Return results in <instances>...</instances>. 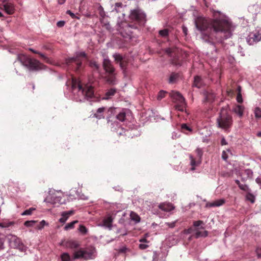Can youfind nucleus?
<instances>
[{
    "label": "nucleus",
    "mask_w": 261,
    "mask_h": 261,
    "mask_svg": "<svg viewBox=\"0 0 261 261\" xmlns=\"http://www.w3.org/2000/svg\"><path fill=\"white\" fill-rule=\"evenodd\" d=\"M37 222V221L35 220L27 221L24 223V225L26 227H32Z\"/></svg>",
    "instance_id": "37"
},
{
    "label": "nucleus",
    "mask_w": 261,
    "mask_h": 261,
    "mask_svg": "<svg viewBox=\"0 0 261 261\" xmlns=\"http://www.w3.org/2000/svg\"><path fill=\"white\" fill-rule=\"evenodd\" d=\"M193 230H194V229H193V228L190 227L188 229H185L184 231V233H186V234H190L193 231Z\"/></svg>",
    "instance_id": "54"
},
{
    "label": "nucleus",
    "mask_w": 261,
    "mask_h": 261,
    "mask_svg": "<svg viewBox=\"0 0 261 261\" xmlns=\"http://www.w3.org/2000/svg\"><path fill=\"white\" fill-rule=\"evenodd\" d=\"M116 118L121 122L124 121L126 118L125 112L124 111L120 112L119 114L117 115Z\"/></svg>",
    "instance_id": "28"
},
{
    "label": "nucleus",
    "mask_w": 261,
    "mask_h": 261,
    "mask_svg": "<svg viewBox=\"0 0 261 261\" xmlns=\"http://www.w3.org/2000/svg\"><path fill=\"white\" fill-rule=\"evenodd\" d=\"M106 108L101 107L97 109L96 112L94 114L93 117L98 119L104 118L103 112L106 110Z\"/></svg>",
    "instance_id": "19"
},
{
    "label": "nucleus",
    "mask_w": 261,
    "mask_h": 261,
    "mask_svg": "<svg viewBox=\"0 0 261 261\" xmlns=\"http://www.w3.org/2000/svg\"><path fill=\"white\" fill-rule=\"evenodd\" d=\"M43 64H41L39 61L30 58L28 62L25 67L29 68L30 70L37 71L42 68Z\"/></svg>",
    "instance_id": "7"
},
{
    "label": "nucleus",
    "mask_w": 261,
    "mask_h": 261,
    "mask_svg": "<svg viewBox=\"0 0 261 261\" xmlns=\"http://www.w3.org/2000/svg\"><path fill=\"white\" fill-rule=\"evenodd\" d=\"M159 255L156 252H154L153 257H152V261H158Z\"/></svg>",
    "instance_id": "56"
},
{
    "label": "nucleus",
    "mask_w": 261,
    "mask_h": 261,
    "mask_svg": "<svg viewBox=\"0 0 261 261\" xmlns=\"http://www.w3.org/2000/svg\"><path fill=\"white\" fill-rule=\"evenodd\" d=\"M97 251L95 247L90 245L85 248H80L74 250L72 254L73 259L83 260H92L96 258Z\"/></svg>",
    "instance_id": "2"
},
{
    "label": "nucleus",
    "mask_w": 261,
    "mask_h": 261,
    "mask_svg": "<svg viewBox=\"0 0 261 261\" xmlns=\"http://www.w3.org/2000/svg\"><path fill=\"white\" fill-rule=\"evenodd\" d=\"M115 110V108H112V107H111V108H109L108 110V112L109 113H111V114L113 113V112Z\"/></svg>",
    "instance_id": "63"
},
{
    "label": "nucleus",
    "mask_w": 261,
    "mask_h": 261,
    "mask_svg": "<svg viewBox=\"0 0 261 261\" xmlns=\"http://www.w3.org/2000/svg\"><path fill=\"white\" fill-rule=\"evenodd\" d=\"M102 66L105 70L111 74H112L115 71V69L111 62V61L108 59H105L103 61Z\"/></svg>",
    "instance_id": "10"
},
{
    "label": "nucleus",
    "mask_w": 261,
    "mask_h": 261,
    "mask_svg": "<svg viewBox=\"0 0 261 261\" xmlns=\"http://www.w3.org/2000/svg\"><path fill=\"white\" fill-rule=\"evenodd\" d=\"M113 221V218L111 216H108L103 219V225L110 229L112 228Z\"/></svg>",
    "instance_id": "15"
},
{
    "label": "nucleus",
    "mask_w": 261,
    "mask_h": 261,
    "mask_svg": "<svg viewBox=\"0 0 261 261\" xmlns=\"http://www.w3.org/2000/svg\"><path fill=\"white\" fill-rule=\"evenodd\" d=\"M13 224V222H2L0 223V227L2 228H6L10 226Z\"/></svg>",
    "instance_id": "44"
},
{
    "label": "nucleus",
    "mask_w": 261,
    "mask_h": 261,
    "mask_svg": "<svg viewBox=\"0 0 261 261\" xmlns=\"http://www.w3.org/2000/svg\"><path fill=\"white\" fill-rule=\"evenodd\" d=\"M214 18L197 17L195 21L197 30L201 32V38L209 44L221 43L231 36L232 23L220 11L211 10Z\"/></svg>",
    "instance_id": "1"
},
{
    "label": "nucleus",
    "mask_w": 261,
    "mask_h": 261,
    "mask_svg": "<svg viewBox=\"0 0 261 261\" xmlns=\"http://www.w3.org/2000/svg\"><path fill=\"white\" fill-rule=\"evenodd\" d=\"M189 158L191 161L190 164L192 166L191 170H194L195 169V167L201 163V161L198 160L196 161L194 157L191 154L189 155Z\"/></svg>",
    "instance_id": "21"
},
{
    "label": "nucleus",
    "mask_w": 261,
    "mask_h": 261,
    "mask_svg": "<svg viewBox=\"0 0 261 261\" xmlns=\"http://www.w3.org/2000/svg\"><path fill=\"white\" fill-rule=\"evenodd\" d=\"M79 246V243L76 241L69 240L66 242V247L72 249H77Z\"/></svg>",
    "instance_id": "16"
},
{
    "label": "nucleus",
    "mask_w": 261,
    "mask_h": 261,
    "mask_svg": "<svg viewBox=\"0 0 261 261\" xmlns=\"http://www.w3.org/2000/svg\"><path fill=\"white\" fill-rule=\"evenodd\" d=\"M9 241L11 247L21 249L23 248V244L20 238L14 235L9 236Z\"/></svg>",
    "instance_id": "8"
},
{
    "label": "nucleus",
    "mask_w": 261,
    "mask_h": 261,
    "mask_svg": "<svg viewBox=\"0 0 261 261\" xmlns=\"http://www.w3.org/2000/svg\"><path fill=\"white\" fill-rule=\"evenodd\" d=\"M148 247L147 245L144 244H140L139 245V248L142 250L146 249Z\"/></svg>",
    "instance_id": "58"
},
{
    "label": "nucleus",
    "mask_w": 261,
    "mask_h": 261,
    "mask_svg": "<svg viewBox=\"0 0 261 261\" xmlns=\"http://www.w3.org/2000/svg\"><path fill=\"white\" fill-rule=\"evenodd\" d=\"M166 52L168 55L171 57L172 56V53L174 52V49L171 48H168L166 50Z\"/></svg>",
    "instance_id": "53"
},
{
    "label": "nucleus",
    "mask_w": 261,
    "mask_h": 261,
    "mask_svg": "<svg viewBox=\"0 0 261 261\" xmlns=\"http://www.w3.org/2000/svg\"><path fill=\"white\" fill-rule=\"evenodd\" d=\"M195 152L197 154V156L198 158V160H201V158L203 154V152L201 149L200 148H197L195 150Z\"/></svg>",
    "instance_id": "42"
},
{
    "label": "nucleus",
    "mask_w": 261,
    "mask_h": 261,
    "mask_svg": "<svg viewBox=\"0 0 261 261\" xmlns=\"http://www.w3.org/2000/svg\"><path fill=\"white\" fill-rule=\"evenodd\" d=\"M254 113L255 117L256 119H259L261 118V109L259 108L256 107L255 108Z\"/></svg>",
    "instance_id": "34"
},
{
    "label": "nucleus",
    "mask_w": 261,
    "mask_h": 261,
    "mask_svg": "<svg viewBox=\"0 0 261 261\" xmlns=\"http://www.w3.org/2000/svg\"><path fill=\"white\" fill-rule=\"evenodd\" d=\"M236 183L238 185L239 187L244 191H247L248 190V187L246 185L241 184L239 180H236Z\"/></svg>",
    "instance_id": "33"
},
{
    "label": "nucleus",
    "mask_w": 261,
    "mask_h": 261,
    "mask_svg": "<svg viewBox=\"0 0 261 261\" xmlns=\"http://www.w3.org/2000/svg\"><path fill=\"white\" fill-rule=\"evenodd\" d=\"M3 7L6 12L9 15H11L14 13L15 7L13 4L4 1Z\"/></svg>",
    "instance_id": "11"
},
{
    "label": "nucleus",
    "mask_w": 261,
    "mask_h": 261,
    "mask_svg": "<svg viewBox=\"0 0 261 261\" xmlns=\"http://www.w3.org/2000/svg\"><path fill=\"white\" fill-rule=\"evenodd\" d=\"M181 127L183 131H184L185 130H188L189 132L192 131V129L189 126H188L186 124H182L181 125Z\"/></svg>",
    "instance_id": "47"
},
{
    "label": "nucleus",
    "mask_w": 261,
    "mask_h": 261,
    "mask_svg": "<svg viewBox=\"0 0 261 261\" xmlns=\"http://www.w3.org/2000/svg\"><path fill=\"white\" fill-rule=\"evenodd\" d=\"M221 145H225L227 144V142H226V140L224 138H223L221 139Z\"/></svg>",
    "instance_id": "61"
},
{
    "label": "nucleus",
    "mask_w": 261,
    "mask_h": 261,
    "mask_svg": "<svg viewBox=\"0 0 261 261\" xmlns=\"http://www.w3.org/2000/svg\"><path fill=\"white\" fill-rule=\"evenodd\" d=\"M65 22L64 21H59L57 22V25L58 27H62L64 25Z\"/></svg>",
    "instance_id": "57"
},
{
    "label": "nucleus",
    "mask_w": 261,
    "mask_h": 261,
    "mask_svg": "<svg viewBox=\"0 0 261 261\" xmlns=\"http://www.w3.org/2000/svg\"><path fill=\"white\" fill-rule=\"evenodd\" d=\"M122 7V3H116L115 4V11L118 12V10H117L118 8H121Z\"/></svg>",
    "instance_id": "49"
},
{
    "label": "nucleus",
    "mask_w": 261,
    "mask_h": 261,
    "mask_svg": "<svg viewBox=\"0 0 261 261\" xmlns=\"http://www.w3.org/2000/svg\"><path fill=\"white\" fill-rule=\"evenodd\" d=\"M127 250V248H126L125 247H123L119 250V253H125Z\"/></svg>",
    "instance_id": "60"
},
{
    "label": "nucleus",
    "mask_w": 261,
    "mask_h": 261,
    "mask_svg": "<svg viewBox=\"0 0 261 261\" xmlns=\"http://www.w3.org/2000/svg\"><path fill=\"white\" fill-rule=\"evenodd\" d=\"M171 96L172 98L177 101L179 103H184L185 99L182 95L178 92L173 91L171 93Z\"/></svg>",
    "instance_id": "12"
},
{
    "label": "nucleus",
    "mask_w": 261,
    "mask_h": 261,
    "mask_svg": "<svg viewBox=\"0 0 261 261\" xmlns=\"http://www.w3.org/2000/svg\"><path fill=\"white\" fill-rule=\"evenodd\" d=\"M95 5H96V6L97 7L98 13H99L100 16L101 17H102V18H105V17L106 16V14H105V12L103 10V8H102V7L99 3L96 4Z\"/></svg>",
    "instance_id": "25"
},
{
    "label": "nucleus",
    "mask_w": 261,
    "mask_h": 261,
    "mask_svg": "<svg viewBox=\"0 0 261 261\" xmlns=\"http://www.w3.org/2000/svg\"><path fill=\"white\" fill-rule=\"evenodd\" d=\"M116 93V90L115 89H111L109 90L105 94V96L103 99H108L110 98L111 96L114 95Z\"/></svg>",
    "instance_id": "26"
},
{
    "label": "nucleus",
    "mask_w": 261,
    "mask_h": 261,
    "mask_svg": "<svg viewBox=\"0 0 261 261\" xmlns=\"http://www.w3.org/2000/svg\"><path fill=\"white\" fill-rule=\"evenodd\" d=\"M247 42L250 44H253L254 42H257L261 39V34L258 32L255 31L251 33L247 37Z\"/></svg>",
    "instance_id": "9"
},
{
    "label": "nucleus",
    "mask_w": 261,
    "mask_h": 261,
    "mask_svg": "<svg viewBox=\"0 0 261 261\" xmlns=\"http://www.w3.org/2000/svg\"><path fill=\"white\" fill-rule=\"evenodd\" d=\"M61 258L62 261H70L71 256L68 253H63L61 255Z\"/></svg>",
    "instance_id": "31"
},
{
    "label": "nucleus",
    "mask_w": 261,
    "mask_h": 261,
    "mask_svg": "<svg viewBox=\"0 0 261 261\" xmlns=\"http://www.w3.org/2000/svg\"><path fill=\"white\" fill-rule=\"evenodd\" d=\"M79 230L83 234H86L88 231L87 228L83 225H80Z\"/></svg>",
    "instance_id": "43"
},
{
    "label": "nucleus",
    "mask_w": 261,
    "mask_h": 261,
    "mask_svg": "<svg viewBox=\"0 0 261 261\" xmlns=\"http://www.w3.org/2000/svg\"><path fill=\"white\" fill-rule=\"evenodd\" d=\"M179 77V75L178 73H176L174 72L172 73L169 79V83L170 84L175 83L178 79Z\"/></svg>",
    "instance_id": "24"
},
{
    "label": "nucleus",
    "mask_w": 261,
    "mask_h": 261,
    "mask_svg": "<svg viewBox=\"0 0 261 261\" xmlns=\"http://www.w3.org/2000/svg\"><path fill=\"white\" fill-rule=\"evenodd\" d=\"M204 95L205 101L208 102H213L215 98L214 93L208 91H205Z\"/></svg>",
    "instance_id": "18"
},
{
    "label": "nucleus",
    "mask_w": 261,
    "mask_h": 261,
    "mask_svg": "<svg viewBox=\"0 0 261 261\" xmlns=\"http://www.w3.org/2000/svg\"><path fill=\"white\" fill-rule=\"evenodd\" d=\"M130 217L132 220L136 221V222H139L140 221V217L139 216L137 215L136 213L134 212H132L130 213Z\"/></svg>",
    "instance_id": "41"
},
{
    "label": "nucleus",
    "mask_w": 261,
    "mask_h": 261,
    "mask_svg": "<svg viewBox=\"0 0 261 261\" xmlns=\"http://www.w3.org/2000/svg\"><path fill=\"white\" fill-rule=\"evenodd\" d=\"M30 59V58L23 54L19 55L18 56V60L25 66L27 65V62L29 61Z\"/></svg>",
    "instance_id": "23"
},
{
    "label": "nucleus",
    "mask_w": 261,
    "mask_h": 261,
    "mask_svg": "<svg viewBox=\"0 0 261 261\" xmlns=\"http://www.w3.org/2000/svg\"><path fill=\"white\" fill-rule=\"evenodd\" d=\"M225 203V200L223 199H220L212 202H209L206 204L207 207H215L220 206Z\"/></svg>",
    "instance_id": "17"
},
{
    "label": "nucleus",
    "mask_w": 261,
    "mask_h": 261,
    "mask_svg": "<svg viewBox=\"0 0 261 261\" xmlns=\"http://www.w3.org/2000/svg\"><path fill=\"white\" fill-rule=\"evenodd\" d=\"M222 158L224 161H226L228 159V155L226 151H223L222 153Z\"/></svg>",
    "instance_id": "50"
},
{
    "label": "nucleus",
    "mask_w": 261,
    "mask_h": 261,
    "mask_svg": "<svg viewBox=\"0 0 261 261\" xmlns=\"http://www.w3.org/2000/svg\"><path fill=\"white\" fill-rule=\"evenodd\" d=\"M244 111V107L243 106L237 105L233 109V111L237 114L240 117H242L243 115Z\"/></svg>",
    "instance_id": "22"
},
{
    "label": "nucleus",
    "mask_w": 261,
    "mask_h": 261,
    "mask_svg": "<svg viewBox=\"0 0 261 261\" xmlns=\"http://www.w3.org/2000/svg\"><path fill=\"white\" fill-rule=\"evenodd\" d=\"M203 84V82L199 76H196L194 77L193 86L198 88H201Z\"/></svg>",
    "instance_id": "20"
},
{
    "label": "nucleus",
    "mask_w": 261,
    "mask_h": 261,
    "mask_svg": "<svg viewBox=\"0 0 261 261\" xmlns=\"http://www.w3.org/2000/svg\"><path fill=\"white\" fill-rule=\"evenodd\" d=\"M237 100L238 102L241 103L243 102V98L241 93H237Z\"/></svg>",
    "instance_id": "48"
},
{
    "label": "nucleus",
    "mask_w": 261,
    "mask_h": 261,
    "mask_svg": "<svg viewBox=\"0 0 261 261\" xmlns=\"http://www.w3.org/2000/svg\"><path fill=\"white\" fill-rule=\"evenodd\" d=\"M4 239L0 237V250H2L4 248Z\"/></svg>",
    "instance_id": "59"
},
{
    "label": "nucleus",
    "mask_w": 261,
    "mask_h": 261,
    "mask_svg": "<svg viewBox=\"0 0 261 261\" xmlns=\"http://www.w3.org/2000/svg\"><path fill=\"white\" fill-rule=\"evenodd\" d=\"M67 13L69 15H70V16L72 18H74L75 17V14L74 13H73L70 10H68L67 11Z\"/></svg>",
    "instance_id": "62"
},
{
    "label": "nucleus",
    "mask_w": 261,
    "mask_h": 261,
    "mask_svg": "<svg viewBox=\"0 0 261 261\" xmlns=\"http://www.w3.org/2000/svg\"><path fill=\"white\" fill-rule=\"evenodd\" d=\"M176 222L177 221H175L171 223H167L166 224L170 228H174L175 226Z\"/></svg>",
    "instance_id": "51"
},
{
    "label": "nucleus",
    "mask_w": 261,
    "mask_h": 261,
    "mask_svg": "<svg viewBox=\"0 0 261 261\" xmlns=\"http://www.w3.org/2000/svg\"><path fill=\"white\" fill-rule=\"evenodd\" d=\"M204 223L201 220L195 221L193 222L194 226L197 227L200 226L201 225L203 224Z\"/></svg>",
    "instance_id": "46"
},
{
    "label": "nucleus",
    "mask_w": 261,
    "mask_h": 261,
    "mask_svg": "<svg viewBox=\"0 0 261 261\" xmlns=\"http://www.w3.org/2000/svg\"><path fill=\"white\" fill-rule=\"evenodd\" d=\"M160 209L165 212H170L174 208V207L171 203H162L159 205Z\"/></svg>",
    "instance_id": "13"
},
{
    "label": "nucleus",
    "mask_w": 261,
    "mask_h": 261,
    "mask_svg": "<svg viewBox=\"0 0 261 261\" xmlns=\"http://www.w3.org/2000/svg\"><path fill=\"white\" fill-rule=\"evenodd\" d=\"M35 210V208L31 207L28 210L24 211L22 214V215H31L33 212Z\"/></svg>",
    "instance_id": "39"
},
{
    "label": "nucleus",
    "mask_w": 261,
    "mask_h": 261,
    "mask_svg": "<svg viewBox=\"0 0 261 261\" xmlns=\"http://www.w3.org/2000/svg\"><path fill=\"white\" fill-rule=\"evenodd\" d=\"M113 57L115 62L117 63H120L123 60V57L119 54H115L113 55Z\"/></svg>",
    "instance_id": "32"
},
{
    "label": "nucleus",
    "mask_w": 261,
    "mask_h": 261,
    "mask_svg": "<svg viewBox=\"0 0 261 261\" xmlns=\"http://www.w3.org/2000/svg\"><path fill=\"white\" fill-rule=\"evenodd\" d=\"M241 87L240 86H238L237 87V91L238 93H241Z\"/></svg>",
    "instance_id": "64"
},
{
    "label": "nucleus",
    "mask_w": 261,
    "mask_h": 261,
    "mask_svg": "<svg viewBox=\"0 0 261 261\" xmlns=\"http://www.w3.org/2000/svg\"><path fill=\"white\" fill-rule=\"evenodd\" d=\"M180 105L176 106V109L180 111H184V105L185 104V102L184 103H179Z\"/></svg>",
    "instance_id": "52"
},
{
    "label": "nucleus",
    "mask_w": 261,
    "mask_h": 261,
    "mask_svg": "<svg viewBox=\"0 0 261 261\" xmlns=\"http://www.w3.org/2000/svg\"><path fill=\"white\" fill-rule=\"evenodd\" d=\"M89 65L91 67L96 70H98L99 68V64L95 61H90L89 62Z\"/></svg>",
    "instance_id": "35"
},
{
    "label": "nucleus",
    "mask_w": 261,
    "mask_h": 261,
    "mask_svg": "<svg viewBox=\"0 0 261 261\" xmlns=\"http://www.w3.org/2000/svg\"><path fill=\"white\" fill-rule=\"evenodd\" d=\"M29 50L32 51V53H34V54H38L42 58V59L46 62H48V58H47L46 57H45L43 54H42V53L38 51H36L35 50H34V49L33 48H30Z\"/></svg>",
    "instance_id": "29"
},
{
    "label": "nucleus",
    "mask_w": 261,
    "mask_h": 261,
    "mask_svg": "<svg viewBox=\"0 0 261 261\" xmlns=\"http://www.w3.org/2000/svg\"><path fill=\"white\" fill-rule=\"evenodd\" d=\"M74 214L73 211H69L68 212H64L62 213V217L59 219V222L62 223H64L68 219L70 216Z\"/></svg>",
    "instance_id": "14"
},
{
    "label": "nucleus",
    "mask_w": 261,
    "mask_h": 261,
    "mask_svg": "<svg viewBox=\"0 0 261 261\" xmlns=\"http://www.w3.org/2000/svg\"><path fill=\"white\" fill-rule=\"evenodd\" d=\"M128 62L125 60H123L120 63L119 65L122 69L124 71L126 70V67L127 66Z\"/></svg>",
    "instance_id": "36"
},
{
    "label": "nucleus",
    "mask_w": 261,
    "mask_h": 261,
    "mask_svg": "<svg viewBox=\"0 0 261 261\" xmlns=\"http://www.w3.org/2000/svg\"><path fill=\"white\" fill-rule=\"evenodd\" d=\"M169 31L168 29H164L159 31V34L162 37H166L168 36Z\"/></svg>",
    "instance_id": "38"
},
{
    "label": "nucleus",
    "mask_w": 261,
    "mask_h": 261,
    "mask_svg": "<svg viewBox=\"0 0 261 261\" xmlns=\"http://www.w3.org/2000/svg\"><path fill=\"white\" fill-rule=\"evenodd\" d=\"M77 223H78V221L77 220H74L70 223H69L68 224H67L64 229L65 230H69V229H73L74 227V225L75 224H76Z\"/></svg>",
    "instance_id": "27"
},
{
    "label": "nucleus",
    "mask_w": 261,
    "mask_h": 261,
    "mask_svg": "<svg viewBox=\"0 0 261 261\" xmlns=\"http://www.w3.org/2000/svg\"><path fill=\"white\" fill-rule=\"evenodd\" d=\"M208 235L207 231H204L203 232H201L200 231H197L195 234V238L197 239L200 237H206Z\"/></svg>",
    "instance_id": "30"
},
{
    "label": "nucleus",
    "mask_w": 261,
    "mask_h": 261,
    "mask_svg": "<svg viewBox=\"0 0 261 261\" xmlns=\"http://www.w3.org/2000/svg\"><path fill=\"white\" fill-rule=\"evenodd\" d=\"M87 55L85 52H80L72 58L66 59V63L69 66L72 65L76 72H81L83 69V59L86 58Z\"/></svg>",
    "instance_id": "4"
},
{
    "label": "nucleus",
    "mask_w": 261,
    "mask_h": 261,
    "mask_svg": "<svg viewBox=\"0 0 261 261\" xmlns=\"http://www.w3.org/2000/svg\"><path fill=\"white\" fill-rule=\"evenodd\" d=\"M72 88L73 90L78 89L79 92L84 95L87 99L94 97V92L93 87L91 86L85 85L83 87L81 82L76 79H72Z\"/></svg>",
    "instance_id": "5"
},
{
    "label": "nucleus",
    "mask_w": 261,
    "mask_h": 261,
    "mask_svg": "<svg viewBox=\"0 0 261 261\" xmlns=\"http://www.w3.org/2000/svg\"><path fill=\"white\" fill-rule=\"evenodd\" d=\"M247 197V199L249 201H250L252 203H253L254 202V198L252 194L248 195Z\"/></svg>",
    "instance_id": "55"
},
{
    "label": "nucleus",
    "mask_w": 261,
    "mask_h": 261,
    "mask_svg": "<svg viewBox=\"0 0 261 261\" xmlns=\"http://www.w3.org/2000/svg\"><path fill=\"white\" fill-rule=\"evenodd\" d=\"M166 94V92L165 91H160L158 95V97H157L158 99L161 100L162 98H163L164 97H165Z\"/></svg>",
    "instance_id": "45"
},
{
    "label": "nucleus",
    "mask_w": 261,
    "mask_h": 261,
    "mask_svg": "<svg viewBox=\"0 0 261 261\" xmlns=\"http://www.w3.org/2000/svg\"><path fill=\"white\" fill-rule=\"evenodd\" d=\"M232 122V116L229 113L227 107L222 108L217 118V126L227 130L231 127Z\"/></svg>",
    "instance_id": "3"
},
{
    "label": "nucleus",
    "mask_w": 261,
    "mask_h": 261,
    "mask_svg": "<svg viewBox=\"0 0 261 261\" xmlns=\"http://www.w3.org/2000/svg\"><path fill=\"white\" fill-rule=\"evenodd\" d=\"M47 224L45 220H42L36 226V228L39 230L42 229L45 225Z\"/></svg>",
    "instance_id": "40"
},
{
    "label": "nucleus",
    "mask_w": 261,
    "mask_h": 261,
    "mask_svg": "<svg viewBox=\"0 0 261 261\" xmlns=\"http://www.w3.org/2000/svg\"><path fill=\"white\" fill-rule=\"evenodd\" d=\"M146 14L139 9L132 10L129 17L130 19L136 21L140 25H143L146 21Z\"/></svg>",
    "instance_id": "6"
}]
</instances>
